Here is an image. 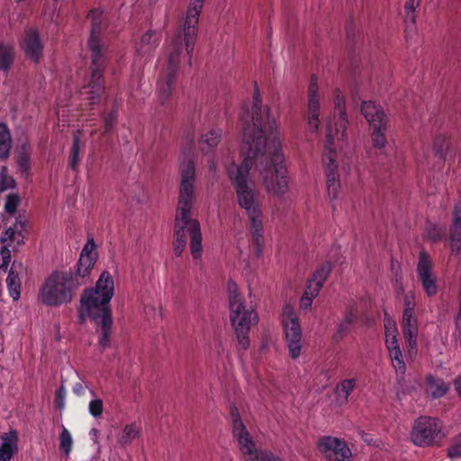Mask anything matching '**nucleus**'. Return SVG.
Instances as JSON below:
<instances>
[{"instance_id": "f257e3e1", "label": "nucleus", "mask_w": 461, "mask_h": 461, "mask_svg": "<svg viewBox=\"0 0 461 461\" xmlns=\"http://www.w3.org/2000/svg\"><path fill=\"white\" fill-rule=\"evenodd\" d=\"M277 118L276 110L267 105L262 106L257 91L251 110L241 116L240 153L255 164L267 192L282 197L289 191V179Z\"/></svg>"}, {"instance_id": "f03ea898", "label": "nucleus", "mask_w": 461, "mask_h": 461, "mask_svg": "<svg viewBox=\"0 0 461 461\" xmlns=\"http://www.w3.org/2000/svg\"><path fill=\"white\" fill-rule=\"evenodd\" d=\"M226 174L234 187L239 206L243 209L249 221V231L255 243L254 257L262 255L263 248V213L254 183L249 172L253 162L249 157L242 156L240 164L234 160V154L230 149L221 150Z\"/></svg>"}, {"instance_id": "7ed1b4c3", "label": "nucleus", "mask_w": 461, "mask_h": 461, "mask_svg": "<svg viewBox=\"0 0 461 461\" xmlns=\"http://www.w3.org/2000/svg\"><path fill=\"white\" fill-rule=\"evenodd\" d=\"M203 4L204 0H190L183 23L174 31L167 41L166 75L158 82V89L163 98H167L170 95L174 76L180 64L191 61Z\"/></svg>"}, {"instance_id": "20e7f679", "label": "nucleus", "mask_w": 461, "mask_h": 461, "mask_svg": "<svg viewBox=\"0 0 461 461\" xmlns=\"http://www.w3.org/2000/svg\"><path fill=\"white\" fill-rule=\"evenodd\" d=\"M195 167L193 160L181 164V185L175 216L174 251L180 256L186 245V233L189 234L191 210L194 206Z\"/></svg>"}, {"instance_id": "39448f33", "label": "nucleus", "mask_w": 461, "mask_h": 461, "mask_svg": "<svg viewBox=\"0 0 461 461\" xmlns=\"http://www.w3.org/2000/svg\"><path fill=\"white\" fill-rule=\"evenodd\" d=\"M102 12L92 10L87 19L92 23L91 34L87 42L88 50L91 52V77L89 82L81 90V95L89 100L91 104L97 103L104 91L103 85V69L107 61L106 48L99 39L100 23Z\"/></svg>"}, {"instance_id": "423d86ee", "label": "nucleus", "mask_w": 461, "mask_h": 461, "mask_svg": "<svg viewBox=\"0 0 461 461\" xmlns=\"http://www.w3.org/2000/svg\"><path fill=\"white\" fill-rule=\"evenodd\" d=\"M79 285L70 273L54 271L42 283L38 298L46 306L66 305L73 301Z\"/></svg>"}, {"instance_id": "0eeeda50", "label": "nucleus", "mask_w": 461, "mask_h": 461, "mask_svg": "<svg viewBox=\"0 0 461 461\" xmlns=\"http://www.w3.org/2000/svg\"><path fill=\"white\" fill-rule=\"evenodd\" d=\"M230 419L233 438L237 441L239 449L244 456L245 461H266L268 455L280 458L270 451L257 448L251 434L241 420L240 412L235 406L230 408Z\"/></svg>"}, {"instance_id": "6e6552de", "label": "nucleus", "mask_w": 461, "mask_h": 461, "mask_svg": "<svg viewBox=\"0 0 461 461\" xmlns=\"http://www.w3.org/2000/svg\"><path fill=\"white\" fill-rule=\"evenodd\" d=\"M446 437L443 422L429 416L418 418L410 433L411 442L418 447L438 446Z\"/></svg>"}, {"instance_id": "1a4fd4ad", "label": "nucleus", "mask_w": 461, "mask_h": 461, "mask_svg": "<svg viewBox=\"0 0 461 461\" xmlns=\"http://www.w3.org/2000/svg\"><path fill=\"white\" fill-rule=\"evenodd\" d=\"M229 317L233 327L238 343L242 349L249 348L250 339L249 337L252 325L258 323L257 312L246 307L245 303L229 307Z\"/></svg>"}, {"instance_id": "9d476101", "label": "nucleus", "mask_w": 461, "mask_h": 461, "mask_svg": "<svg viewBox=\"0 0 461 461\" xmlns=\"http://www.w3.org/2000/svg\"><path fill=\"white\" fill-rule=\"evenodd\" d=\"M329 132L325 140L322 163L327 179V192L331 203L339 197L340 189V179L338 172L337 152L333 141L330 125L328 127Z\"/></svg>"}, {"instance_id": "9b49d317", "label": "nucleus", "mask_w": 461, "mask_h": 461, "mask_svg": "<svg viewBox=\"0 0 461 461\" xmlns=\"http://www.w3.org/2000/svg\"><path fill=\"white\" fill-rule=\"evenodd\" d=\"M285 345L289 356L297 359L302 354V329L294 309L290 304H285L281 312Z\"/></svg>"}, {"instance_id": "f8f14e48", "label": "nucleus", "mask_w": 461, "mask_h": 461, "mask_svg": "<svg viewBox=\"0 0 461 461\" xmlns=\"http://www.w3.org/2000/svg\"><path fill=\"white\" fill-rule=\"evenodd\" d=\"M79 319L85 322L87 318L98 321L112 316L110 303L91 288L85 289L80 298Z\"/></svg>"}, {"instance_id": "ddd939ff", "label": "nucleus", "mask_w": 461, "mask_h": 461, "mask_svg": "<svg viewBox=\"0 0 461 461\" xmlns=\"http://www.w3.org/2000/svg\"><path fill=\"white\" fill-rule=\"evenodd\" d=\"M384 334L391 363L397 373L403 374L405 372V363L397 339V326L395 321L390 318L384 320Z\"/></svg>"}, {"instance_id": "4468645a", "label": "nucleus", "mask_w": 461, "mask_h": 461, "mask_svg": "<svg viewBox=\"0 0 461 461\" xmlns=\"http://www.w3.org/2000/svg\"><path fill=\"white\" fill-rule=\"evenodd\" d=\"M317 449L330 461H349L352 456L344 440L331 436L321 438L317 442Z\"/></svg>"}, {"instance_id": "2eb2a0df", "label": "nucleus", "mask_w": 461, "mask_h": 461, "mask_svg": "<svg viewBox=\"0 0 461 461\" xmlns=\"http://www.w3.org/2000/svg\"><path fill=\"white\" fill-rule=\"evenodd\" d=\"M333 103L339 117L335 122L334 126L332 125V122L329 121L327 122V128L330 125L334 144L341 146L346 140L348 119L344 107L345 99L339 89H335L334 91ZM328 132L329 130L327 129L326 136L328 135Z\"/></svg>"}, {"instance_id": "dca6fc26", "label": "nucleus", "mask_w": 461, "mask_h": 461, "mask_svg": "<svg viewBox=\"0 0 461 461\" xmlns=\"http://www.w3.org/2000/svg\"><path fill=\"white\" fill-rule=\"evenodd\" d=\"M321 99L316 77H312L308 87L306 121L310 131L316 133L320 127Z\"/></svg>"}, {"instance_id": "f3484780", "label": "nucleus", "mask_w": 461, "mask_h": 461, "mask_svg": "<svg viewBox=\"0 0 461 461\" xmlns=\"http://www.w3.org/2000/svg\"><path fill=\"white\" fill-rule=\"evenodd\" d=\"M160 35L158 32L149 30L145 32L136 46V56L133 66L135 71H140L144 63L149 59L158 45Z\"/></svg>"}, {"instance_id": "a211bd4d", "label": "nucleus", "mask_w": 461, "mask_h": 461, "mask_svg": "<svg viewBox=\"0 0 461 461\" xmlns=\"http://www.w3.org/2000/svg\"><path fill=\"white\" fill-rule=\"evenodd\" d=\"M20 46L29 59L35 62L39 61L42 54L43 44L36 29L28 28L24 31Z\"/></svg>"}, {"instance_id": "6ab92c4d", "label": "nucleus", "mask_w": 461, "mask_h": 461, "mask_svg": "<svg viewBox=\"0 0 461 461\" xmlns=\"http://www.w3.org/2000/svg\"><path fill=\"white\" fill-rule=\"evenodd\" d=\"M27 223V218L24 213H18L13 226L8 227L0 237L2 244L18 248L23 243V231Z\"/></svg>"}, {"instance_id": "aec40b11", "label": "nucleus", "mask_w": 461, "mask_h": 461, "mask_svg": "<svg viewBox=\"0 0 461 461\" xmlns=\"http://www.w3.org/2000/svg\"><path fill=\"white\" fill-rule=\"evenodd\" d=\"M96 258V244L94 239H88L80 253L77 264V275L81 277L87 276L93 269Z\"/></svg>"}, {"instance_id": "412c9836", "label": "nucleus", "mask_w": 461, "mask_h": 461, "mask_svg": "<svg viewBox=\"0 0 461 461\" xmlns=\"http://www.w3.org/2000/svg\"><path fill=\"white\" fill-rule=\"evenodd\" d=\"M23 272L22 264L14 263L9 270L6 277V286L10 297L17 302L21 297L22 279L21 276Z\"/></svg>"}, {"instance_id": "4be33fe9", "label": "nucleus", "mask_w": 461, "mask_h": 461, "mask_svg": "<svg viewBox=\"0 0 461 461\" xmlns=\"http://www.w3.org/2000/svg\"><path fill=\"white\" fill-rule=\"evenodd\" d=\"M18 434L11 429L1 436L0 461H11L18 452Z\"/></svg>"}, {"instance_id": "5701e85b", "label": "nucleus", "mask_w": 461, "mask_h": 461, "mask_svg": "<svg viewBox=\"0 0 461 461\" xmlns=\"http://www.w3.org/2000/svg\"><path fill=\"white\" fill-rule=\"evenodd\" d=\"M361 113L370 127L386 123L385 114L380 105L372 101H365L361 104Z\"/></svg>"}, {"instance_id": "b1692460", "label": "nucleus", "mask_w": 461, "mask_h": 461, "mask_svg": "<svg viewBox=\"0 0 461 461\" xmlns=\"http://www.w3.org/2000/svg\"><path fill=\"white\" fill-rule=\"evenodd\" d=\"M140 433L141 427L139 423L136 421L126 423L116 432V442L122 447H127L139 438Z\"/></svg>"}, {"instance_id": "393cba45", "label": "nucleus", "mask_w": 461, "mask_h": 461, "mask_svg": "<svg viewBox=\"0 0 461 461\" xmlns=\"http://www.w3.org/2000/svg\"><path fill=\"white\" fill-rule=\"evenodd\" d=\"M222 129L215 127L212 128L200 136L198 145L200 150L203 153H209L218 146L222 138Z\"/></svg>"}, {"instance_id": "a878e982", "label": "nucleus", "mask_w": 461, "mask_h": 461, "mask_svg": "<svg viewBox=\"0 0 461 461\" xmlns=\"http://www.w3.org/2000/svg\"><path fill=\"white\" fill-rule=\"evenodd\" d=\"M91 289L110 303L114 294V280L113 276L108 271H104L96 281L95 287Z\"/></svg>"}, {"instance_id": "bb28decb", "label": "nucleus", "mask_w": 461, "mask_h": 461, "mask_svg": "<svg viewBox=\"0 0 461 461\" xmlns=\"http://www.w3.org/2000/svg\"><path fill=\"white\" fill-rule=\"evenodd\" d=\"M402 330L409 347L413 349L417 344L418 322L414 313H403Z\"/></svg>"}, {"instance_id": "cd10ccee", "label": "nucleus", "mask_w": 461, "mask_h": 461, "mask_svg": "<svg viewBox=\"0 0 461 461\" xmlns=\"http://www.w3.org/2000/svg\"><path fill=\"white\" fill-rule=\"evenodd\" d=\"M190 251L194 258L198 259L202 256V232L197 220L191 218L189 223Z\"/></svg>"}, {"instance_id": "c85d7f7f", "label": "nucleus", "mask_w": 461, "mask_h": 461, "mask_svg": "<svg viewBox=\"0 0 461 461\" xmlns=\"http://www.w3.org/2000/svg\"><path fill=\"white\" fill-rule=\"evenodd\" d=\"M448 384L441 378H436L431 375H427L425 381V393L432 399H438L447 394Z\"/></svg>"}, {"instance_id": "c756f323", "label": "nucleus", "mask_w": 461, "mask_h": 461, "mask_svg": "<svg viewBox=\"0 0 461 461\" xmlns=\"http://www.w3.org/2000/svg\"><path fill=\"white\" fill-rule=\"evenodd\" d=\"M450 248L453 253H458L461 249V204L455 207L450 230Z\"/></svg>"}, {"instance_id": "7c9ffc66", "label": "nucleus", "mask_w": 461, "mask_h": 461, "mask_svg": "<svg viewBox=\"0 0 461 461\" xmlns=\"http://www.w3.org/2000/svg\"><path fill=\"white\" fill-rule=\"evenodd\" d=\"M97 325V331L99 333L98 343L102 348H106L110 347V337L112 333V324L113 318L112 316H107L104 319H100L98 321H94Z\"/></svg>"}, {"instance_id": "2f4dec72", "label": "nucleus", "mask_w": 461, "mask_h": 461, "mask_svg": "<svg viewBox=\"0 0 461 461\" xmlns=\"http://www.w3.org/2000/svg\"><path fill=\"white\" fill-rule=\"evenodd\" d=\"M331 267L330 263H325L320 266L312 274V278L308 282L307 286H317V291H321L324 282L328 278Z\"/></svg>"}, {"instance_id": "473e14b6", "label": "nucleus", "mask_w": 461, "mask_h": 461, "mask_svg": "<svg viewBox=\"0 0 461 461\" xmlns=\"http://www.w3.org/2000/svg\"><path fill=\"white\" fill-rule=\"evenodd\" d=\"M12 147L11 133L5 123H0V158L5 159L9 156Z\"/></svg>"}, {"instance_id": "72a5a7b5", "label": "nucleus", "mask_w": 461, "mask_h": 461, "mask_svg": "<svg viewBox=\"0 0 461 461\" xmlns=\"http://www.w3.org/2000/svg\"><path fill=\"white\" fill-rule=\"evenodd\" d=\"M417 273L419 280L434 276L432 273V261L429 256L424 251L420 253Z\"/></svg>"}, {"instance_id": "f704fd0d", "label": "nucleus", "mask_w": 461, "mask_h": 461, "mask_svg": "<svg viewBox=\"0 0 461 461\" xmlns=\"http://www.w3.org/2000/svg\"><path fill=\"white\" fill-rule=\"evenodd\" d=\"M420 0H407L404 5L406 30L412 31L415 27V10Z\"/></svg>"}, {"instance_id": "c9c22d12", "label": "nucleus", "mask_w": 461, "mask_h": 461, "mask_svg": "<svg viewBox=\"0 0 461 461\" xmlns=\"http://www.w3.org/2000/svg\"><path fill=\"white\" fill-rule=\"evenodd\" d=\"M14 58V50L13 46L9 44L0 43V68L7 71Z\"/></svg>"}, {"instance_id": "e433bc0d", "label": "nucleus", "mask_w": 461, "mask_h": 461, "mask_svg": "<svg viewBox=\"0 0 461 461\" xmlns=\"http://www.w3.org/2000/svg\"><path fill=\"white\" fill-rule=\"evenodd\" d=\"M226 290L229 307L244 303V299L236 282L231 279L228 280Z\"/></svg>"}, {"instance_id": "4c0bfd02", "label": "nucleus", "mask_w": 461, "mask_h": 461, "mask_svg": "<svg viewBox=\"0 0 461 461\" xmlns=\"http://www.w3.org/2000/svg\"><path fill=\"white\" fill-rule=\"evenodd\" d=\"M372 130L371 132V140L372 144L375 149H382L386 145V138H385V130L386 123L384 125H377L370 127Z\"/></svg>"}, {"instance_id": "58836bf2", "label": "nucleus", "mask_w": 461, "mask_h": 461, "mask_svg": "<svg viewBox=\"0 0 461 461\" xmlns=\"http://www.w3.org/2000/svg\"><path fill=\"white\" fill-rule=\"evenodd\" d=\"M356 386L355 378L343 379L336 387V393L343 402H347L348 396Z\"/></svg>"}, {"instance_id": "ea45409f", "label": "nucleus", "mask_w": 461, "mask_h": 461, "mask_svg": "<svg viewBox=\"0 0 461 461\" xmlns=\"http://www.w3.org/2000/svg\"><path fill=\"white\" fill-rule=\"evenodd\" d=\"M73 447V438L71 433L64 426H61V432L59 434V448L63 454L68 457Z\"/></svg>"}, {"instance_id": "a19ab883", "label": "nucleus", "mask_w": 461, "mask_h": 461, "mask_svg": "<svg viewBox=\"0 0 461 461\" xmlns=\"http://www.w3.org/2000/svg\"><path fill=\"white\" fill-rule=\"evenodd\" d=\"M356 319H357L356 313H354L352 311L348 312L346 314L345 318L343 319V321L338 324V326L336 328L335 336L338 339L343 338L348 333L351 325L355 322Z\"/></svg>"}, {"instance_id": "79ce46f5", "label": "nucleus", "mask_w": 461, "mask_h": 461, "mask_svg": "<svg viewBox=\"0 0 461 461\" xmlns=\"http://www.w3.org/2000/svg\"><path fill=\"white\" fill-rule=\"evenodd\" d=\"M81 147H82V143L80 140V134L79 133L75 134L74 139H73V144L71 147L69 160H68L69 166L73 169H76L78 165V161H79L78 154H79V150H80Z\"/></svg>"}, {"instance_id": "37998d69", "label": "nucleus", "mask_w": 461, "mask_h": 461, "mask_svg": "<svg viewBox=\"0 0 461 461\" xmlns=\"http://www.w3.org/2000/svg\"><path fill=\"white\" fill-rule=\"evenodd\" d=\"M319 291H317V286H307L301 300H300V308L303 310H308L312 306V301L315 297L318 296Z\"/></svg>"}, {"instance_id": "c03bdc74", "label": "nucleus", "mask_w": 461, "mask_h": 461, "mask_svg": "<svg viewBox=\"0 0 461 461\" xmlns=\"http://www.w3.org/2000/svg\"><path fill=\"white\" fill-rule=\"evenodd\" d=\"M15 187V180L13 176H8L5 167L0 169V193Z\"/></svg>"}, {"instance_id": "a18cd8bd", "label": "nucleus", "mask_w": 461, "mask_h": 461, "mask_svg": "<svg viewBox=\"0 0 461 461\" xmlns=\"http://www.w3.org/2000/svg\"><path fill=\"white\" fill-rule=\"evenodd\" d=\"M20 203L21 198L17 194H10L5 203V212L10 215H14Z\"/></svg>"}, {"instance_id": "49530a36", "label": "nucleus", "mask_w": 461, "mask_h": 461, "mask_svg": "<svg viewBox=\"0 0 461 461\" xmlns=\"http://www.w3.org/2000/svg\"><path fill=\"white\" fill-rule=\"evenodd\" d=\"M420 281L427 295L433 296L438 293V285L434 276L422 278Z\"/></svg>"}, {"instance_id": "de8ad7c7", "label": "nucleus", "mask_w": 461, "mask_h": 461, "mask_svg": "<svg viewBox=\"0 0 461 461\" xmlns=\"http://www.w3.org/2000/svg\"><path fill=\"white\" fill-rule=\"evenodd\" d=\"M104 411L103 401L101 399H94L88 404V411L94 418H99Z\"/></svg>"}, {"instance_id": "09e8293b", "label": "nucleus", "mask_w": 461, "mask_h": 461, "mask_svg": "<svg viewBox=\"0 0 461 461\" xmlns=\"http://www.w3.org/2000/svg\"><path fill=\"white\" fill-rule=\"evenodd\" d=\"M2 248L0 249V255L2 258V264L1 267H7L11 261V252L17 248H14L13 246H6V244H2Z\"/></svg>"}, {"instance_id": "8fccbe9b", "label": "nucleus", "mask_w": 461, "mask_h": 461, "mask_svg": "<svg viewBox=\"0 0 461 461\" xmlns=\"http://www.w3.org/2000/svg\"><path fill=\"white\" fill-rule=\"evenodd\" d=\"M448 456L451 458L461 457V433L456 437L451 447L448 448Z\"/></svg>"}, {"instance_id": "3c124183", "label": "nucleus", "mask_w": 461, "mask_h": 461, "mask_svg": "<svg viewBox=\"0 0 461 461\" xmlns=\"http://www.w3.org/2000/svg\"><path fill=\"white\" fill-rule=\"evenodd\" d=\"M415 299L412 293H409L404 297V312L403 313H414Z\"/></svg>"}, {"instance_id": "603ef678", "label": "nucleus", "mask_w": 461, "mask_h": 461, "mask_svg": "<svg viewBox=\"0 0 461 461\" xmlns=\"http://www.w3.org/2000/svg\"><path fill=\"white\" fill-rule=\"evenodd\" d=\"M66 390L64 386H60L56 393V402L59 408H63L65 404Z\"/></svg>"}, {"instance_id": "864d4df0", "label": "nucleus", "mask_w": 461, "mask_h": 461, "mask_svg": "<svg viewBox=\"0 0 461 461\" xmlns=\"http://www.w3.org/2000/svg\"><path fill=\"white\" fill-rule=\"evenodd\" d=\"M104 120L105 131H108L112 128L113 123L115 120V114L113 113H112L106 115Z\"/></svg>"}, {"instance_id": "5fc2aeb1", "label": "nucleus", "mask_w": 461, "mask_h": 461, "mask_svg": "<svg viewBox=\"0 0 461 461\" xmlns=\"http://www.w3.org/2000/svg\"><path fill=\"white\" fill-rule=\"evenodd\" d=\"M18 165L23 171H27L29 168L28 158L25 156L21 157L18 160Z\"/></svg>"}, {"instance_id": "6e6d98bb", "label": "nucleus", "mask_w": 461, "mask_h": 461, "mask_svg": "<svg viewBox=\"0 0 461 461\" xmlns=\"http://www.w3.org/2000/svg\"><path fill=\"white\" fill-rule=\"evenodd\" d=\"M208 168L212 175H215L217 173L218 166L213 158H211L208 160Z\"/></svg>"}, {"instance_id": "4d7b16f0", "label": "nucleus", "mask_w": 461, "mask_h": 461, "mask_svg": "<svg viewBox=\"0 0 461 461\" xmlns=\"http://www.w3.org/2000/svg\"><path fill=\"white\" fill-rule=\"evenodd\" d=\"M85 385L82 384V383H77L74 386H73V392L77 394V395H81L84 393L85 392Z\"/></svg>"}, {"instance_id": "13d9d810", "label": "nucleus", "mask_w": 461, "mask_h": 461, "mask_svg": "<svg viewBox=\"0 0 461 461\" xmlns=\"http://www.w3.org/2000/svg\"><path fill=\"white\" fill-rule=\"evenodd\" d=\"M454 387L456 393L461 397V375L454 380Z\"/></svg>"}, {"instance_id": "bf43d9fd", "label": "nucleus", "mask_w": 461, "mask_h": 461, "mask_svg": "<svg viewBox=\"0 0 461 461\" xmlns=\"http://www.w3.org/2000/svg\"><path fill=\"white\" fill-rule=\"evenodd\" d=\"M193 146H194V143H193V140H190V147L187 149H183L182 150V156H184L185 158H188L192 150H193Z\"/></svg>"}, {"instance_id": "052dcab7", "label": "nucleus", "mask_w": 461, "mask_h": 461, "mask_svg": "<svg viewBox=\"0 0 461 461\" xmlns=\"http://www.w3.org/2000/svg\"><path fill=\"white\" fill-rule=\"evenodd\" d=\"M447 140V138L445 136V135H438L437 138H436V142L438 141H442V142H445Z\"/></svg>"}, {"instance_id": "680f3d73", "label": "nucleus", "mask_w": 461, "mask_h": 461, "mask_svg": "<svg viewBox=\"0 0 461 461\" xmlns=\"http://www.w3.org/2000/svg\"><path fill=\"white\" fill-rule=\"evenodd\" d=\"M266 461H284L282 458H276L270 455L267 456Z\"/></svg>"}, {"instance_id": "e2e57ef3", "label": "nucleus", "mask_w": 461, "mask_h": 461, "mask_svg": "<svg viewBox=\"0 0 461 461\" xmlns=\"http://www.w3.org/2000/svg\"><path fill=\"white\" fill-rule=\"evenodd\" d=\"M238 249H240V253H242V249H241L240 244L238 245Z\"/></svg>"}]
</instances>
